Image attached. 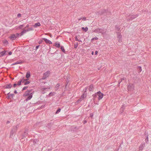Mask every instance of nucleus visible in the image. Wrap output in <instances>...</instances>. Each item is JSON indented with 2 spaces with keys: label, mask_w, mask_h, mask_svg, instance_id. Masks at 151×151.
<instances>
[{
  "label": "nucleus",
  "mask_w": 151,
  "mask_h": 151,
  "mask_svg": "<svg viewBox=\"0 0 151 151\" xmlns=\"http://www.w3.org/2000/svg\"><path fill=\"white\" fill-rule=\"evenodd\" d=\"M19 124H17L16 126H13L10 132L9 137L12 138L14 133H15L17 129L19 127Z\"/></svg>",
  "instance_id": "f257e3e1"
},
{
  "label": "nucleus",
  "mask_w": 151,
  "mask_h": 151,
  "mask_svg": "<svg viewBox=\"0 0 151 151\" xmlns=\"http://www.w3.org/2000/svg\"><path fill=\"white\" fill-rule=\"evenodd\" d=\"M104 94L100 91L98 92L94 95H93V100L95 99L96 97H98L99 100H101L103 98Z\"/></svg>",
  "instance_id": "f03ea898"
},
{
  "label": "nucleus",
  "mask_w": 151,
  "mask_h": 151,
  "mask_svg": "<svg viewBox=\"0 0 151 151\" xmlns=\"http://www.w3.org/2000/svg\"><path fill=\"white\" fill-rule=\"evenodd\" d=\"M33 93H29V91L27 90L23 94V96L25 97L28 96L25 101H27L30 100L32 97Z\"/></svg>",
  "instance_id": "7ed1b4c3"
},
{
  "label": "nucleus",
  "mask_w": 151,
  "mask_h": 151,
  "mask_svg": "<svg viewBox=\"0 0 151 151\" xmlns=\"http://www.w3.org/2000/svg\"><path fill=\"white\" fill-rule=\"evenodd\" d=\"M139 16V14L135 15H129L126 17V19L127 21L132 20Z\"/></svg>",
  "instance_id": "20e7f679"
},
{
  "label": "nucleus",
  "mask_w": 151,
  "mask_h": 151,
  "mask_svg": "<svg viewBox=\"0 0 151 151\" xmlns=\"http://www.w3.org/2000/svg\"><path fill=\"white\" fill-rule=\"evenodd\" d=\"M93 32H95L97 33H101L104 35L105 34V30L104 29L98 28L93 31Z\"/></svg>",
  "instance_id": "39448f33"
},
{
  "label": "nucleus",
  "mask_w": 151,
  "mask_h": 151,
  "mask_svg": "<svg viewBox=\"0 0 151 151\" xmlns=\"http://www.w3.org/2000/svg\"><path fill=\"white\" fill-rule=\"evenodd\" d=\"M19 35V33H17L16 34H12L11 35L10 37H9V38L12 40H14L16 38L20 37Z\"/></svg>",
  "instance_id": "423d86ee"
},
{
  "label": "nucleus",
  "mask_w": 151,
  "mask_h": 151,
  "mask_svg": "<svg viewBox=\"0 0 151 151\" xmlns=\"http://www.w3.org/2000/svg\"><path fill=\"white\" fill-rule=\"evenodd\" d=\"M28 128H25L24 132L21 134V137L22 139L24 138L27 137L28 134Z\"/></svg>",
  "instance_id": "0eeeda50"
},
{
  "label": "nucleus",
  "mask_w": 151,
  "mask_h": 151,
  "mask_svg": "<svg viewBox=\"0 0 151 151\" xmlns=\"http://www.w3.org/2000/svg\"><path fill=\"white\" fill-rule=\"evenodd\" d=\"M134 88V86L133 84H129L127 86V89L129 91H132L133 90Z\"/></svg>",
  "instance_id": "6e6552de"
},
{
  "label": "nucleus",
  "mask_w": 151,
  "mask_h": 151,
  "mask_svg": "<svg viewBox=\"0 0 151 151\" xmlns=\"http://www.w3.org/2000/svg\"><path fill=\"white\" fill-rule=\"evenodd\" d=\"M116 33L117 35V38L119 42H122V36L121 35L120 33L119 32H117Z\"/></svg>",
  "instance_id": "1a4fd4ad"
},
{
  "label": "nucleus",
  "mask_w": 151,
  "mask_h": 151,
  "mask_svg": "<svg viewBox=\"0 0 151 151\" xmlns=\"http://www.w3.org/2000/svg\"><path fill=\"white\" fill-rule=\"evenodd\" d=\"M50 88H41V91L42 93L44 94L47 91H48V89Z\"/></svg>",
  "instance_id": "9d476101"
},
{
  "label": "nucleus",
  "mask_w": 151,
  "mask_h": 151,
  "mask_svg": "<svg viewBox=\"0 0 151 151\" xmlns=\"http://www.w3.org/2000/svg\"><path fill=\"white\" fill-rule=\"evenodd\" d=\"M80 129V127H76L72 126L71 127V131L76 132Z\"/></svg>",
  "instance_id": "9b49d317"
},
{
  "label": "nucleus",
  "mask_w": 151,
  "mask_h": 151,
  "mask_svg": "<svg viewBox=\"0 0 151 151\" xmlns=\"http://www.w3.org/2000/svg\"><path fill=\"white\" fill-rule=\"evenodd\" d=\"M49 73L50 72L48 71H47L46 72L44 73L43 74V76L42 77V79H45L46 78L49 76Z\"/></svg>",
  "instance_id": "f8f14e48"
},
{
  "label": "nucleus",
  "mask_w": 151,
  "mask_h": 151,
  "mask_svg": "<svg viewBox=\"0 0 151 151\" xmlns=\"http://www.w3.org/2000/svg\"><path fill=\"white\" fill-rule=\"evenodd\" d=\"M7 95L8 96L6 97V98L8 99H11L12 98H13L14 95V94H10V92L8 93L7 94Z\"/></svg>",
  "instance_id": "ddd939ff"
},
{
  "label": "nucleus",
  "mask_w": 151,
  "mask_h": 151,
  "mask_svg": "<svg viewBox=\"0 0 151 151\" xmlns=\"http://www.w3.org/2000/svg\"><path fill=\"white\" fill-rule=\"evenodd\" d=\"M106 11V10L105 9H102L100 10L98 12L99 14L100 15H102L104 13H105Z\"/></svg>",
  "instance_id": "4468645a"
},
{
  "label": "nucleus",
  "mask_w": 151,
  "mask_h": 151,
  "mask_svg": "<svg viewBox=\"0 0 151 151\" xmlns=\"http://www.w3.org/2000/svg\"><path fill=\"white\" fill-rule=\"evenodd\" d=\"M43 39L45 41V43L47 44H52V42L50 40L45 38H43Z\"/></svg>",
  "instance_id": "2eb2a0df"
},
{
  "label": "nucleus",
  "mask_w": 151,
  "mask_h": 151,
  "mask_svg": "<svg viewBox=\"0 0 151 151\" xmlns=\"http://www.w3.org/2000/svg\"><path fill=\"white\" fill-rule=\"evenodd\" d=\"M145 143H144L143 144H141L139 148V151H142L144 147H145Z\"/></svg>",
  "instance_id": "dca6fc26"
},
{
  "label": "nucleus",
  "mask_w": 151,
  "mask_h": 151,
  "mask_svg": "<svg viewBox=\"0 0 151 151\" xmlns=\"http://www.w3.org/2000/svg\"><path fill=\"white\" fill-rule=\"evenodd\" d=\"M12 87V85L11 83H9L6 85L5 86H4V88L6 89L11 88Z\"/></svg>",
  "instance_id": "f3484780"
},
{
  "label": "nucleus",
  "mask_w": 151,
  "mask_h": 151,
  "mask_svg": "<svg viewBox=\"0 0 151 151\" xmlns=\"http://www.w3.org/2000/svg\"><path fill=\"white\" fill-rule=\"evenodd\" d=\"M54 124V122H51L49 123H48L47 125V127H48V128H50Z\"/></svg>",
  "instance_id": "a211bd4d"
},
{
  "label": "nucleus",
  "mask_w": 151,
  "mask_h": 151,
  "mask_svg": "<svg viewBox=\"0 0 151 151\" xmlns=\"http://www.w3.org/2000/svg\"><path fill=\"white\" fill-rule=\"evenodd\" d=\"M30 72L29 71H28L26 74V78H29L30 77Z\"/></svg>",
  "instance_id": "6ab92c4d"
},
{
  "label": "nucleus",
  "mask_w": 151,
  "mask_h": 151,
  "mask_svg": "<svg viewBox=\"0 0 151 151\" xmlns=\"http://www.w3.org/2000/svg\"><path fill=\"white\" fill-rule=\"evenodd\" d=\"M6 52V51L5 50H4L2 52H0V57L5 55Z\"/></svg>",
  "instance_id": "aec40b11"
},
{
  "label": "nucleus",
  "mask_w": 151,
  "mask_h": 151,
  "mask_svg": "<svg viewBox=\"0 0 151 151\" xmlns=\"http://www.w3.org/2000/svg\"><path fill=\"white\" fill-rule=\"evenodd\" d=\"M40 26L41 24L39 22H38L35 24L33 25V27L35 28H36L37 27H39Z\"/></svg>",
  "instance_id": "412c9836"
},
{
  "label": "nucleus",
  "mask_w": 151,
  "mask_h": 151,
  "mask_svg": "<svg viewBox=\"0 0 151 151\" xmlns=\"http://www.w3.org/2000/svg\"><path fill=\"white\" fill-rule=\"evenodd\" d=\"M23 62L24 61L23 60H19L16 62L14 63V64H15V65L17 64H21L23 63Z\"/></svg>",
  "instance_id": "4be33fe9"
},
{
  "label": "nucleus",
  "mask_w": 151,
  "mask_h": 151,
  "mask_svg": "<svg viewBox=\"0 0 151 151\" xmlns=\"http://www.w3.org/2000/svg\"><path fill=\"white\" fill-rule=\"evenodd\" d=\"M145 135H146L147 136V137H146V139H145V142L147 144H148V135L147 134H146V132H145Z\"/></svg>",
  "instance_id": "5701e85b"
},
{
  "label": "nucleus",
  "mask_w": 151,
  "mask_h": 151,
  "mask_svg": "<svg viewBox=\"0 0 151 151\" xmlns=\"http://www.w3.org/2000/svg\"><path fill=\"white\" fill-rule=\"evenodd\" d=\"M26 32H27V31L26 29H24L20 33H19V36H21L22 35H23L24 33H25Z\"/></svg>",
  "instance_id": "b1692460"
},
{
  "label": "nucleus",
  "mask_w": 151,
  "mask_h": 151,
  "mask_svg": "<svg viewBox=\"0 0 151 151\" xmlns=\"http://www.w3.org/2000/svg\"><path fill=\"white\" fill-rule=\"evenodd\" d=\"M66 84H65V90H67L66 89V87L69 83V81H68V78H67L66 80Z\"/></svg>",
  "instance_id": "393cba45"
},
{
  "label": "nucleus",
  "mask_w": 151,
  "mask_h": 151,
  "mask_svg": "<svg viewBox=\"0 0 151 151\" xmlns=\"http://www.w3.org/2000/svg\"><path fill=\"white\" fill-rule=\"evenodd\" d=\"M93 89V86L92 84L91 85L89 86V90L90 91H92Z\"/></svg>",
  "instance_id": "a878e982"
},
{
  "label": "nucleus",
  "mask_w": 151,
  "mask_h": 151,
  "mask_svg": "<svg viewBox=\"0 0 151 151\" xmlns=\"http://www.w3.org/2000/svg\"><path fill=\"white\" fill-rule=\"evenodd\" d=\"M55 94V93L54 92H51L50 93L48 96L49 97H50L54 95Z\"/></svg>",
  "instance_id": "bb28decb"
},
{
  "label": "nucleus",
  "mask_w": 151,
  "mask_h": 151,
  "mask_svg": "<svg viewBox=\"0 0 151 151\" xmlns=\"http://www.w3.org/2000/svg\"><path fill=\"white\" fill-rule=\"evenodd\" d=\"M83 98H82L81 97L77 101H76V103H80L83 100Z\"/></svg>",
  "instance_id": "cd10ccee"
},
{
  "label": "nucleus",
  "mask_w": 151,
  "mask_h": 151,
  "mask_svg": "<svg viewBox=\"0 0 151 151\" xmlns=\"http://www.w3.org/2000/svg\"><path fill=\"white\" fill-rule=\"evenodd\" d=\"M126 81V79L125 78H121V81H119V83H118V86L119 85V84H120V83H121V82L122 81Z\"/></svg>",
  "instance_id": "c85d7f7f"
},
{
  "label": "nucleus",
  "mask_w": 151,
  "mask_h": 151,
  "mask_svg": "<svg viewBox=\"0 0 151 151\" xmlns=\"http://www.w3.org/2000/svg\"><path fill=\"white\" fill-rule=\"evenodd\" d=\"M54 46L56 47H57L59 48L60 46V44L58 42H57L55 43V45H54Z\"/></svg>",
  "instance_id": "c756f323"
},
{
  "label": "nucleus",
  "mask_w": 151,
  "mask_h": 151,
  "mask_svg": "<svg viewBox=\"0 0 151 151\" xmlns=\"http://www.w3.org/2000/svg\"><path fill=\"white\" fill-rule=\"evenodd\" d=\"M124 105H123L122 106L120 109V111L121 112V113H122L123 112L124 109Z\"/></svg>",
  "instance_id": "7c9ffc66"
},
{
  "label": "nucleus",
  "mask_w": 151,
  "mask_h": 151,
  "mask_svg": "<svg viewBox=\"0 0 151 151\" xmlns=\"http://www.w3.org/2000/svg\"><path fill=\"white\" fill-rule=\"evenodd\" d=\"M86 94H87V92H83V95H82L81 97L82 98H83V99H84V98H85V97H86Z\"/></svg>",
  "instance_id": "2f4dec72"
},
{
  "label": "nucleus",
  "mask_w": 151,
  "mask_h": 151,
  "mask_svg": "<svg viewBox=\"0 0 151 151\" xmlns=\"http://www.w3.org/2000/svg\"><path fill=\"white\" fill-rule=\"evenodd\" d=\"M82 29L83 31H85V32H87L88 29V28L87 27L85 28L84 27H82Z\"/></svg>",
  "instance_id": "473e14b6"
},
{
  "label": "nucleus",
  "mask_w": 151,
  "mask_h": 151,
  "mask_svg": "<svg viewBox=\"0 0 151 151\" xmlns=\"http://www.w3.org/2000/svg\"><path fill=\"white\" fill-rule=\"evenodd\" d=\"M33 30V29L32 27L29 28L28 29H26L27 32H28L30 31H32Z\"/></svg>",
  "instance_id": "72a5a7b5"
},
{
  "label": "nucleus",
  "mask_w": 151,
  "mask_h": 151,
  "mask_svg": "<svg viewBox=\"0 0 151 151\" xmlns=\"http://www.w3.org/2000/svg\"><path fill=\"white\" fill-rule=\"evenodd\" d=\"M115 29L118 31H120V28L117 25H116L115 26Z\"/></svg>",
  "instance_id": "f704fd0d"
},
{
  "label": "nucleus",
  "mask_w": 151,
  "mask_h": 151,
  "mask_svg": "<svg viewBox=\"0 0 151 151\" xmlns=\"http://www.w3.org/2000/svg\"><path fill=\"white\" fill-rule=\"evenodd\" d=\"M41 124V122H37V123H36L34 125V127H35L38 126H40V125Z\"/></svg>",
  "instance_id": "c9c22d12"
},
{
  "label": "nucleus",
  "mask_w": 151,
  "mask_h": 151,
  "mask_svg": "<svg viewBox=\"0 0 151 151\" xmlns=\"http://www.w3.org/2000/svg\"><path fill=\"white\" fill-rule=\"evenodd\" d=\"M61 109L60 108H58L57 110L56 111L55 113V114H58L59 112H60V111H61Z\"/></svg>",
  "instance_id": "e433bc0d"
},
{
  "label": "nucleus",
  "mask_w": 151,
  "mask_h": 151,
  "mask_svg": "<svg viewBox=\"0 0 151 151\" xmlns=\"http://www.w3.org/2000/svg\"><path fill=\"white\" fill-rule=\"evenodd\" d=\"M60 48H61V49L62 50V51L64 52V53H65V50L64 49V47H63V46H62L61 47H60Z\"/></svg>",
  "instance_id": "4c0bfd02"
},
{
  "label": "nucleus",
  "mask_w": 151,
  "mask_h": 151,
  "mask_svg": "<svg viewBox=\"0 0 151 151\" xmlns=\"http://www.w3.org/2000/svg\"><path fill=\"white\" fill-rule=\"evenodd\" d=\"M24 26V24H22L20 26H18L17 29H21Z\"/></svg>",
  "instance_id": "58836bf2"
},
{
  "label": "nucleus",
  "mask_w": 151,
  "mask_h": 151,
  "mask_svg": "<svg viewBox=\"0 0 151 151\" xmlns=\"http://www.w3.org/2000/svg\"><path fill=\"white\" fill-rule=\"evenodd\" d=\"M60 85L59 83H58L57 85H56L55 86V88L58 89V87L60 86Z\"/></svg>",
  "instance_id": "ea45409f"
},
{
  "label": "nucleus",
  "mask_w": 151,
  "mask_h": 151,
  "mask_svg": "<svg viewBox=\"0 0 151 151\" xmlns=\"http://www.w3.org/2000/svg\"><path fill=\"white\" fill-rule=\"evenodd\" d=\"M22 82V80H19V81H18V83L17 84V85L18 86L20 85L21 84Z\"/></svg>",
  "instance_id": "a19ab883"
},
{
  "label": "nucleus",
  "mask_w": 151,
  "mask_h": 151,
  "mask_svg": "<svg viewBox=\"0 0 151 151\" xmlns=\"http://www.w3.org/2000/svg\"><path fill=\"white\" fill-rule=\"evenodd\" d=\"M98 38L96 37H94V38H93L91 39V41L92 42L93 40H98Z\"/></svg>",
  "instance_id": "79ce46f5"
},
{
  "label": "nucleus",
  "mask_w": 151,
  "mask_h": 151,
  "mask_svg": "<svg viewBox=\"0 0 151 151\" xmlns=\"http://www.w3.org/2000/svg\"><path fill=\"white\" fill-rule=\"evenodd\" d=\"M30 83V82L29 81H26L24 82V85H27V84H29Z\"/></svg>",
  "instance_id": "37998d69"
},
{
  "label": "nucleus",
  "mask_w": 151,
  "mask_h": 151,
  "mask_svg": "<svg viewBox=\"0 0 151 151\" xmlns=\"http://www.w3.org/2000/svg\"><path fill=\"white\" fill-rule=\"evenodd\" d=\"M138 70L139 72H141L142 70V68L140 66H139L138 67Z\"/></svg>",
  "instance_id": "c03bdc74"
},
{
  "label": "nucleus",
  "mask_w": 151,
  "mask_h": 151,
  "mask_svg": "<svg viewBox=\"0 0 151 151\" xmlns=\"http://www.w3.org/2000/svg\"><path fill=\"white\" fill-rule=\"evenodd\" d=\"M75 40L76 41H78V42H82L81 40H79L78 38H77V36H76L75 37Z\"/></svg>",
  "instance_id": "a18cd8bd"
},
{
  "label": "nucleus",
  "mask_w": 151,
  "mask_h": 151,
  "mask_svg": "<svg viewBox=\"0 0 151 151\" xmlns=\"http://www.w3.org/2000/svg\"><path fill=\"white\" fill-rule=\"evenodd\" d=\"M28 88V86H25L22 89V91H23L26 90L27 88Z\"/></svg>",
  "instance_id": "49530a36"
},
{
  "label": "nucleus",
  "mask_w": 151,
  "mask_h": 151,
  "mask_svg": "<svg viewBox=\"0 0 151 151\" xmlns=\"http://www.w3.org/2000/svg\"><path fill=\"white\" fill-rule=\"evenodd\" d=\"M93 116V113H91L90 114V117L91 118H92Z\"/></svg>",
  "instance_id": "de8ad7c7"
},
{
  "label": "nucleus",
  "mask_w": 151,
  "mask_h": 151,
  "mask_svg": "<svg viewBox=\"0 0 151 151\" xmlns=\"http://www.w3.org/2000/svg\"><path fill=\"white\" fill-rule=\"evenodd\" d=\"M64 94V93L63 92V93H62L60 94V96L62 97V96H64L65 95Z\"/></svg>",
  "instance_id": "09e8293b"
},
{
  "label": "nucleus",
  "mask_w": 151,
  "mask_h": 151,
  "mask_svg": "<svg viewBox=\"0 0 151 151\" xmlns=\"http://www.w3.org/2000/svg\"><path fill=\"white\" fill-rule=\"evenodd\" d=\"M21 14L19 13L17 15V17L18 18H19V17H21Z\"/></svg>",
  "instance_id": "8fccbe9b"
},
{
  "label": "nucleus",
  "mask_w": 151,
  "mask_h": 151,
  "mask_svg": "<svg viewBox=\"0 0 151 151\" xmlns=\"http://www.w3.org/2000/svg\"><path fill=\"white\" fill-rule=\"evenodd\" d=\"M4 43H8V41L6 40H5L4 41Z\"/></svg>",
  "instance_id": "3c124183"
},
{
  "label": "nucleus",
  "mask_w": 151,
  "mask_h": 151,
  "mask_svg": "<svg viewBox=\"0 0 151 151\" xmlns=\"http://www.w3.org/2000/svg\"><path fill=\"white\" fill-rule=\"evenodd\" d=\"M87 88H85L83 90V92H87Z\"/></svg>",
  "instance_id": "603ef678"
},
{
  "label": "nucleus",
  "mask_w": 151,
  "mask_h": 151,
  "mask_svg": "<svg viewBox=\"0 0 151 151\" xmlns=\"http://www.w3.org/2000/svg\"><path fill=\"white\" fill-rule=\"evenodd\" d=\"M32 89H30V90H27V91H29V93H33V92H31L32 91Z\"/></svg>",
  "instance_id": "864d4df0"
},
{
  "label": "nucleus",
  "mask_w": 151,
  "mask_h": 151,
  "mask_svg": "<svg viewBox=\"0 0 151 151\" xmlns=\"http://www.w3.org/2000/svg\"><path fill=\"white\" fill-rule=\"evenodd\" d=\"M29 25L28 24H27L26 25V27H24V29H25L27 28H28L29 27Z\"/></svg>",
  "instance_id": "5fc2aeb1"
},
{
  "label": "nucleus",
  "mask_w": 151,
  "mask_h": 151,
  "mask_svg": "<svg viewBox=\"0 0 151 151\" xmlns=\"http://www.w3.org/2000/svg\"><path fill=\"white\" fill-rule=\"evenodd\" d=\"M82 19L83 21H85L86 19V17H83L82 18Z\"/></svg>",
  "instance_id": "6e6d98bb"
},
{
  "label": "nucleus",
  "mask_w": 151,
  "mask_h": 151,
  "mask_svg": "<svg viewBox=\"0 0 151 151\" xmlns=\"http://www.w3.org/2000/svg\"><path fill=\"white\" fill-rule=\"evenodd\" d=\"M12 52L11 51H10L8 53V55H11L12 54Z\"/></svg>",
  "instance_id": "4d7b16f0"
},
{
  "label": "nucleus",
  "mask_w": 151,
  "mask_h": 151,
  "mask_svg": "<svg viewBox=\"0 0 151 151\" xmlns=\"http://www.w3.org/2000/svg\"><path fill=\"white\" fill-rule=\"evenodd\" d=\"M36 142L35 140H33V144L34 145H35V144H36Z\"/></svg>",
  "instance_id": "13d9d810"
},
{
  "label": "nucleus",
  "mask_w": 151,
  "mask_h": 151,
  "mask_svg": "<svg viewBox=\"0 0 151 151\" xmlns=\"http://www.w3.org/2000/svg\"><path fill=\"white\" fill-rule=\"evenodd\" d=\"M87 122V121L86 120H84L83 121V123L84 124L86 123Z\"/></svg>",
  "instance_id": "bf43d9fd"
},
{
  "label": "nucleus",
  "mask_w": 151,
  "mask_h": 151,
  "mask_svg": "<svg viewBox=\"0 0 151 151\" xmlns=\"http://www.w3.org/2000/svg\"><path fill=\"white\" fill-rule=\"evenodd\" d=\"M78 44L77 45H74V48H76L78 46Z\"/></svg>",
  "instance_id": "052dcab7"
},
{
  "label": "nucleus",
  "mask_w": 151,
  "mask_h": 151,
  "mask_svg": "<svg viewBox=\"0 0 151 151\" xmlns=\"http://www.w3.org/2000/svg\"><path fill=\"white\" fill-rule=\"evenodd\" d=\"M17 85V84L16 83H14L13 85V87L14 88H15L16 87V86Z\"/></svg>",
  "instance_id": "680f3d73"
},
{
  "label": "nucleus",
  "mask_w": 151,
  "mask_h": 151,
  "mask_svg": "<svg viewBox=\"0 0 151 151\" xmlns=\"http://www.w3.org/2000/svg\"><path fill=\"white\" fill-rule=\"evenodd\" d=\"M40 45H38L36 46V50L39 47Z\"/></svg>",
  "instance_id": "e2e57ef3"
},
{
  "label": "nucleus",
  "mask_w": 151,
  "mask_h": 151,
  "mask_svg": "<svg viewBox=\"0 0 151 151\" xmlns=\"http://www.w3.org/2000/svg\"><path fill=\"white\" fill-rule=\"evenodd\" d=\"M98 52L97 51H96L95 52V55H96L97 54Z\"/></svg>",
  "instance_id": "0e129e2a"
},
{
  "label": "nucleus",
  "mask_w": 151,
  "mask_h": 151,
  "mask_svg": "<svg viewBox=\"0 0 151 151\" xmlns=\"http://www.w3.org/2000/svg\"><path fill=\"white\" fill-rule=\"evenodd\" d=\"M14 92L15 94H17V92L16 90H15L14 91Z\"/></svg>",
  "instance_id": "69168bd1"
},
{
  "label": "nucleus",
  "mask_w": 151,
  "mask_h": 151,
  "mask_svg": "<svg viewBox=\"0 0 151 151\" xmlns=\"http://www.w3.org/2000/svg\"><path fill=\"white\" fill-rule=\"evenodd\" d=\"M42 42V41H39L38 42V43L39 44H40Z\"/></svg>",
  "instance_id": "338daca9"
},
{
  "label": "nucleus",
  "mask_w": 151,
  "mask_h": 151,
  "mask_svg": "<svg viewBox=\"0 0 151 151\" xmlns=\"http://www.w3.org/2000/svg\"><path fill=\"white\" fill-rule=\"evenodd\" d=\"M10 122L9 121H7L6 122V124H8L9 123H10Z\"/></svg>",
  "instance_id": "774afa93"
}]
</instances>
